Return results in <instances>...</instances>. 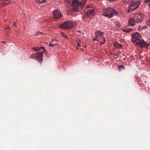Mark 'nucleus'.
Here are the masks:
<instances>
[{
	"mask_svg": "<svg viewBox=\"0 0 150 150\" xmlns=\"http://www.w3.org/2000/svg\"><path fill=\"white\" fill-rule=\"evenodd\" d=\"M143 29H145L147 28V27L146 25H144L142 27Z\"/></svg>",
	"mask_w": 150,
	"mask_h": 150,
	"instance_id": "a878e982",
	"label": "nucleus"
},
{
	"mask_svg": "<svg viewBox=\"0 0 150 150\" xmlns=\"http://www.w3.org/2000/svg\"><path fill=\"white\" fill-rule=\"evenodd\" d=\"M90 6H88L86 7V8H90Z\"/></svg>",
	"mask_w": 150,
	"mask_h": 150,
	"instance_id": "7c9ffc66",
	"label": "nucleus"
},
{
	"mask_svg": "<svg viewBox=\"0 0 150 150\" xmlns=\"http://www.w3.org/2000/svg\"><path fill=\"white\" fill-rule=\"evenodd\" d=\"M10 28V27L9 26H7L5 28V30L8 29Z\"/></svg>",
	"mask_w": 150,
	"mask_h": 150,
	"instance_id": "bb28decb",
	"label": "nucleus"
},
{
	"mask_svg": "<svg viewBox=\"0 0 150 150\" xmlns=\"http://www.w3.org/2000/svg\"><path fill=\"white\" fill-rule=\"evenodd\" d=\"M35 59L39 62L42 63L43 60V52H39L35 54Z\"/></svg>",
	"mask_w": 150,
	"mask_h": 150,
	"instance_id": "423d86ee",
	"label": "nucleus"
},
{
	"mask_svg": "<svg viewBox=\"0 0 150 150\" xmlns=\"http://www.w3.org/2000/svg\"><path fill=\"white\" fill-rule=\"evenodd\" d=\"M147 25H150V19L147 21L146 22Z\"/></svg>",
	"mask_w": 150,
	"mask_h": 150,
	"instance_id": "412c9836",
	"label": "nucleus"
},
{
	"mask_svg": "<svg viewBox=\"0 0 150 150\" xmlns=\"http://www.w3.org/2000/svg\"><path fill=\"white\" fill-rule=\"evenodd\" d=\"M53 17L56 20L59 19L62 17V14L59 11L56 10L53 11Z\"/></svg>",
	"mask_w": 150,
	"mask_h": 150,
	"instance_id": "0eeeda50",
	"label": "nucleus"
},
{
	"mask_svg": "<svg viewBox=\"0 0 150 150\" xmlns=\"http://www.w3.org/2000/svg\"><path fill=\"white\" fill-rule=\"evenodd\" d=\"M74 26V24L71 21L68 22H66L63 24H61L59 25V28H64L65 29H67L70 28Z\"/></svg>",
	"mask_w": 150,
	"mask_h": 150,
	"instance_id": "39448f33",
	"label": "nucleus"
},
{
	"mask_svg": "<svg viewBox=\"0 0 150 150\" xmlns=\"http://www.w3.org/2000/svg\"><path fill=\"white\" fill-rule=\"evenodd\" d=\"M78 32H80V30H78Z\"/></svg>",
	"mask_w": 150,
	"mask_h": 150,
	"instance_id": "72a5a7b5",
	"label": "nucleus"
},
{
	"mask_svg": "<svg viewBox=\"0 0 150 150\" xmlns=\"http://www.w3.org/2000/svg\"><path fill=\"white\" fill-rule=\"evenodd\" d=\"M16 23H17V21H16L13 24V26H14L15 27H16L17 26Z\"/></svg>",
	"mask_w": 150,
	"mask_h": 150,
	"instance_id": "b1692460",
	"label": "nucleus"
},
{
	"mask_svg": "<svg viewBox=\"0 0 150 150\" xmlns=\"http://www.w3.org/2000/svg\"><path fill=\"white\" fill-rule=\"evenodd\" d=\"M68 6L74 11L78 10V7H83L87 0H64Z\"/></svg>",
	"mask_w": 150,
	"mask_h": 150,
	"instance_id": "f03ea898",
	"label": "nucleus"
},
{
	"mask_svg": "<svg viewBox=\"0 0 150 150\" xmlns=\"http://www.w3.org/2000/svg\"><path fill=\"white\" fill-rule=\"evenodd\" d=\"M118 67L119 68H123L124 67V66H123V65H119V66H118Z\"/></svg>",
	"mask_w": 150,
	"mask_h": 150,
	"instance_id": "4be33fe9",
	"label": "nucleus"
},
{
	"mask_svg": "<svg viewBox=\"0 0 150 150\" xmlns=\"http://www.w3.org/2000/svg\"><path fill=\"white\" fill-rule=\"evenodd\" d=\"M135 22L133 19L131 18L128 21V24L129 25L133 26L134 25Z\"/></svg>",
	"mask_w": 150,
	"mask_h": 150,
	"instance_id": "f8f14e48",
	"label": "nucleus"
},
{
	"mask_svg": "<svg viewBox=\"0 0 150 150\" xmlns=\"http://www.w3.org/2000/svg\"><path fill=\"white\" fill-rule=\"evenodd\" d=\"M45 48V47H41L40 48L39 47H34L33 48V49L35 51H39L41 50V48L44 49Z\"/></svg>",
	"mask_w": 150,
	"mask_h": 150,
	"instance_id": "2eb2a0df",
	"label": "nucleus"
},
{
	"mask_svg": "<svg viewBox=\"0 0 150 150\" xmlns=\"http://www.w3.org/2000/svg\"><path fill=\"white\" fill-rule=\"evenodd\" d=\"M100 39V38L99 37H98V36H96V38L94 39H93V40H96L98 41H99V40Z\"/></svg>",
	"mask_w": 150,
	"mask_h": 150,
	"instance_id": "aec40b11",
	"label": "nucleus"
},
{
	"mask_svg": "<svg viewBox=\"0 0 150 150\" xmlns=\"http://www.w3.org/2000/svg\"><path fill=\"white\" fill-rule=\"evenodd\" d=\"M132 29L130 28H126L122 29V31L127 33H129Z\"/></svg>",
	"mask_w": 150,
	"mask_h": 150,
	"instance_id": "4468645a",
	"label": "nucleus"
},
{
	"mask_svg": "<svg viewBox=\"0 0 150 150\" xmlns=\"http://www.w3.org/2000/svg\"><path fill=\"white\" fill-rule=\"evenodd\" d=\"M131 41L132 42L135 43L137 45L140 47H145L147 48L150 44L145 42L142 38L140 33L135 32L132 34Z\"/></svg>",
	"mask_w": 150,
	"mask_h": 150,
	"instance_id": "f257e3e1",
	"label": "nucleus"
},
{
	"mask_svg": "<svg viewBox=\"0 0 150 150\" xmlns=\"http://www.w3.org/2000/svg\"><path fill=\"white\" fill-rule=\"evenodd\" d=\"M44 51H45V52H47L46 50H44Z\"/></svg>",
	"mask_w": 150,
	"mask_h": 150,
	"instance_id": "473e14b6",
	"label": "nucleus"
},
{
	"mask_svg": "<svg viewBox=\"0 0 150 150\" xmlns=\"http://www.w3.org/2000/svg\"><path fill=\"white\" fill-rule=\"evenodd\" d=\"M49 45L51 47H53L54 46H55V45L54 44H51V43H50L49 44Z\"/></svg>",
	"mask_w": 150,
	"mask_h": 150,
	"instance_id": "5701e85b",
	"label": "nucleus"
},
{
	"mask_svg": "<svg viewBox=\"0 0 150 150\" xmlns=\"http://www.w3.org/2000/svg\"><path fill=\"white\" fill-rule=\"evenodd\" d=\"M30 58L31 59H35V54L34 53L31 54L30 56Z\"/></svg>",
	"mask_w": 150,
	"mask_h": 150,
	"instance_id": "a211bd4d",
	"label": "nucleus"
},
{
	"mask_svg": "<svg viewBox=\"0 0 150 150\" xmlns=\"http://www.w3.org/2000/svg\"><path fill=\"white\" fill-rule=\"evenodd\" d=\"M36 1L38 4H40L46 2V0H36Z\"/></svg>",
	"mask_w": 150,
	"mask_h": 150,
	"instance_id": "dca6fc26",
	"label": "nucleus"
},
{
	"mask_svg": "<svg viewBox=\"0 0 150 150\" xmlns=\"http://www.w3.org/2000/svg\"><path fill=\"white\" fill-rule=\"evenodd\" d=\"M43 34L44 33L43 32H42L40 31H38L35 34V35L37 36H38L39 35H41Z\"/></svg>",
	"mask_w": 150,
	"mask_h": 150,
	"instance_id": "6ab92c4d",
	"label": "nucleus"
},
{
	"mask_svg": "<svg viewBox=\"0 0 150 150\" xmlns=\"http://www.w3.org/2000/svg\"><path fill=\"white\" fill-rule=\"evenodd\" d=\"M77 45L78 46H79L80 45V44L79 42H78Z\"/></svg>",
	"mask_w": 150,
	"mask_h": 150,
	"instance_id": "cd10ccee",
	"label": "nucleus"
},
{
	"mask_svg": "<svg viewBox=\"0 0 150 150\" xmlns=\"http://www.w3.org/2000/svg\"><path fill=\"white\" fill-rule=\"evenodd\" d=\"M135 22L137 23H140L142 21V16L138 13H136L135 15Z\"/></svg>",
	"mask_w": 150,
	"mask_h": 150,
	"instance_id": "1a4fd4ad",
	"label": "nucleus"
},
{
	"mask_svg": "<svg viewBox=\"0 0 150 150\" xmlns=\"http://www.w3.org/2000/svg\"><path fill=\"white\" fill-rule=\"evenodd\" d=\"M9 2V0H0V4L4 6L8 4Z\"/></svg>",
	"mask_w": 150,
	"mask_h": 150,
	"instance_id": "9b49d317",
	"label": "nucleus"
},
{
	"mask_svg": "<svg viewBox=\"0 0 150 150\" xmlns=\"http://www.w3.org/2000/svg\"><path fill=\"white\" fill-rule=\"evenodd\" d=\"M108 0L109 1H111V2H112V1H115V0Z\"/></svg>",
	"mask_w": 150,
	"mask_h": 150,
	"instance_id": "c85d7f7f",
	"label": "nucleus"
},
{
	"mask_svg": "<svg viewBox=\"0 0 150 150\" xmlns=\"http://www.w3.org/2000/svg\"><path fill=\"white\" fill-rule=\"evenodd\" d=\"M61 36L63 38H64L66 39H68V38L67 36L65 34H64L63 33L61 32Z\"/></svg>",
	"mask_w": 150,
	"mask_h": 150,
	"instance_id": "f3484780",
	"label": "nucleus"
},
{
	"mask_svg": "<svg viewBox=\"0 0 150 150\" xmlns=\"http://www.w3.org/2000/svg\"><path fill=\"white\" fill-rule=\"evenodd\" d=\"M150 2V0H145L144 1V3H148Z\"/></svg>",
	"mask_w": 150,
	"mask_h": 150,
	"instance_id": "393cba45",
	"label": "nucleus"
},
{
	"mask_svg": "<svg viewBox=\"0 0 150 150\" xmlns=\"http://www.w3.org/2000/svg\"><path fill=\"white\" fill-rule=\"evenodd\" d=\"M102 14L104 16L110 18L113 15L117 14V12L112 8H108L103 10Z\"/></svg>",
	"mask_w": 150,
	"mask_h": 150,
	"instance_id": "7ed1b4c3",
	"label": "nucleus"
},
{
	"mask_svg": "<svg viewBox=\"0 0 150 150\" xmlns=\"http://www.w3.org/2000/svg\"><path fill=\"white\" fill-rule=\"evenodd\" d=\"M140 3V1H136L132 2L130 5L129 6V8L128 9V11H131L134 10L138 8Z\"/></svg>",
	"mask_w": 150,
	"mask_h": 150,
	"instance_id": "20e7f679",
	"label": "nucleus"
},
{
	"mask_svg": "<svg viewBox=\"0 0 150 150\" xmlns=\"http://www.w3.org/2000/svg\"><path fill=\"white\" fill-rule=\"evenodd\" d=\"M1 43H5V41H1Z\"/></svg>",
	"mask_w": 150,
	"mask_h": 150,
	"instance_id": "c756f323",
	"label": "nucleus"
},
{
	"mask_svg": "<svg viewBox=\"0 0 150 150\" xmlns=\"http://www.w3.org/2000/svg\"><path fill=\"white\" fill-rule=\"evenodd\" d=\"M149 8H150V4H149Z\"/></svg>",
	"mask_w": 150,
	"mask_h": 150,
	"instance_id": "2f4dec72",
	"label": "nucleus"
},
{
	"mask_svg": "<svg viewBox=\"0 0 150 150\" xmlns=\"http://www.w3.org/2000/svg\"><path fill=\"white\" fill-rule=\"evenodd\" d=\"M114 46L115 47L117 48L118 49H119L120 48L122 47V46L121 44H119L117 42L114 43Z\"/></svg>",
	"mask_w": 150,
	"mask_h": 150,
	"instance_id": "ddd939ff",
	"label": "nucleus"
},
{
	"mask_svg": "<svg viewBox=\"0 0 150 150\" xmlns=\"http://www.w3.org/2000/svg\"><path fill=\"white\" fill-rule=\"evenodd\" d=\"M103 33V32L100 31H96L95 33L96 36H98L100 38H101L102 40H103V41L100 42L101 44H104L105 41V38L104 37H102Z\"/></svg>",
	"mask_w": 150,
	"mask_h": 150,
	"instance_id": "6e6552de",
	"label": "nucleus"
},
{
	"mask_svg": "<svg viewBox=\"0 0 150 150\" xmlns=\"http://www.w3.org/2000/svg\"><path fill=\"white\" fill-rule=\"evenodd\" d=\"M96 13L93 9H90L87 11L85 13V14L86 15H87L88 16H94Z\"/></svg>",
	"mask_w": 150,
	"mask_h": 150,
	"instance_id": "9d476101",
	"label": "nucleus"
}]
</instances>
